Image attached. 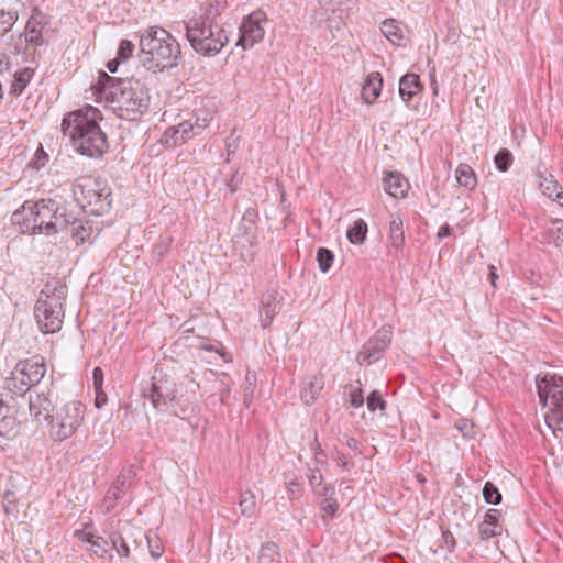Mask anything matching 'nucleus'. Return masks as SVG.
I'll list each match as a JSON object with an SVG mask.
<instances>
[{
	"label": "nucleus",
	"instance_id": "4c0bfd02",
	"mask_svg": "<svg viewBox=\"0 0 563 563\" xmlns=\"http://www.w3.org/2000/svg\"><path fill=\"white\" fill-rule=\"evenodd\" d=\"M333 260H334V255L333 253L325 249V247H320L317 252V261H318V264H319V268L322 273H327L332 264H333Z\"/></svg>",
	"mask_w": 563,
	"mask_h": 563
},
{
	"label": "nucleus",
	"instance_id": "9b49d317",
	"mask_svg": "<svg viewBox=\"0 0 563 563\" xmlns=\"http://www.w3.org/2000/svg\"><path fill=\"white\" fill-rule=\"evenodd\" d=\"M145 397L148 398L153 405V407L163 411L174 406L177 399V387L176 383L169 380L167 378L159 379L154 382L145 394Z\"/></svg>",
	"mask_w": 563,
	"mask_h": 563
},
{
	"label": "nucleus",
	"instance_id": "cd10ccee",
	"mask_svg": "<svg viewBox=\"0 0 563 563\" xmlns=\"http://www.w3.org/2000/svg\"><path fill=\"white\" fill-rule=\"evenodd\" d=\"M380 31L389 42L400 45V42L404 38V34L397 20H385L380 25Z\"/></svg>",
	"mask_w": 563,
	"mask_h": 563
},
{
	"label": "nucleus",
	"instance_id": "2eb2a0df",
	"mask_svg": "<svg viewBox=\"0 0 563 563\" xmlns=\"http://www.w3.org/2000/svg\"><path fill=\"white\" fill-rule=\"evenodd\" d=\"M383 88V77L378 71L367 75L362 87V99L367 104H373L379 97Z\"/></svg>",
	"mask_w": 563,
	"mask_h": 563
},
{
	"label": "nucleus",
	"instance_id": "a19ab883",
	"mask_svg": "<svg viewBox=\"0 0 563 563\" xmlns=\"http://www.w3.org/2000/svg\"><path fill=\"white\" fill-rule=\"evenodd\" d=\"M18 15L12 11L0 10V35L9 32L14 25Z\"/></svg>",
	"mask_w": 563,
	"mask_h": 563
},
{
	"label": "nucleus",
	"instance_id": "9d476101",
	"mask_svg": "<svg viewBox=\"0 0 563 563\" xmlns=\"http://www.w3.org/2000/svg\"><path fill=\"white\" fill-rule=\"evenodd\" d=\"M267 22V15L262 9H257L243 18L239 27L240 36L236 45L246 51L256 43L262 42L265 35V24Z\"/></svg>",
	"mask_w": 563,
	"mask_h": 563
},
{
	"label": "nucleus",
	"instance_id": "aec40b11",
	"mask_svg": "<svg viewBox=\"0 0 563 563\" xmlns=\"http://www.w3.org/2000/svg\"><path fill=\"white\" fill-rule=\"evenodd\" d=\"M421 90L422 85L418 75L409 73L400 78L399 95L404 102L408 103Z\"/></svg>",
	"mask_w": 563,
	"mask_h": 563
},
{
	"label": "nucleus",
	"instance_id": "3c124183",
	"mask_svg": "<svg viewBox=\"0 0 563 563\" xmlns=\"http://www.w3.org/2000/svg\"><path fill=\"white\" fill-rule=\"evenodd\" d=\"M134 51V44L129 40H122L120 42L118 48V58L122 62H125L129 57L132 56Z\"/></svg>",
	"mask_w": 563,
	"mask_h": 563
},
{
	"label": "nucleus",
	"instance_id": "1a4fd4ad",
	"mask_svg": "<svg viewBox=\"0 0 563 563\" xmlns=\"http://www.w3.org/2000/svg\"><path fill=\"white\" fill-rule=\"evenodd\" d=\"M540 402L549 409L545 420L550 428L562 429L563 424V378L544 376L538 383Z\"/></svg>",
	"mask_w": 563,
	"mask_h": 563
},
{
	"label": "nucleus",
	"instance_id": "603ef678",
	"mask_svg": "<svg viewBox=\"0 0 563 563\" xmlns=\"http://www.w3.org/2000/svg\"><path fill=\"white\" fill-rule=\"evenodd\" d=\"M338 507H339L338 501L334 498H332V497L324 498L321 503V510L323 512V519L325 517H329V518L333 517L338 510Z\"/></svg>",
	"mask_w": 563,
	"mask_h": 563
},
{
	"label": "nucleus",
	"instance_id": "6e6d98bb",
	"mask_svg": "<svg viewBox=\"0 0 563 563\" xmlns=\"http://www.w3.org/2000/svg\"><path fill=\"white\" fill-rule=\"evenodd\" d=\"M343 444L355 452V454H362L361 443L355 438L345 435Z\"/></svg>",
	"mask_w": 563,
	"mask_h": 563
},
{
	"label": "nucleus",
	"instance_id": "ddd939ff",
	"mask_svg": "<svg viewBox=\"0 0 563 563\" xmlns=\"http://www.w3.org/2000/svg\"><path fill=\"white\" fill-rule=\"evenodd\" d=\"M46 24V15L38 9H34L25 26V41L35 45H42L44 42L42 30Z\"/></svg>",
	"mask_w": 563,
	"mask_h": 563
},
{
	"label": "nucleus",
	"instance_id": "4be33fe9",
	"mask_svg": "<svg viewBox=\"0 0 563 563\" xmlns=\"http://www.w3.org/2000/svg\"><path fill=\"white\" fill-rule=\"evenodd\" d=\"M385 190L394 198H404L407 195L409 184L397 173H388L384 178Z\"/></svg>",
	"mask_w": 563,
	"mask_h": 563
},
{
	"label": "nucleus",
	"instance_id": "c756f323",
	"mask_svg": "<svg viewBox=\"0 0 563 563\" xmlns=\"http://www.w3.org/2000/svg\"><path fill=\"white\" fill-rule=\"evenodd\" d=\"M456 180L460 186L465 187L468 190H472L476 186V176L474 170L468 165H460L455 172Z\"/></svg>",
	"mask_w": 563,
	"mask_h": 563
},
{
	"label": "nucleus",
	"instance_id": "e2e57ef3",
	"mask_svg": "<svg viewBox=\"0 0 563 563\" xmlns=\"http://www.w3.org/2000/svg\"><path fill=\"white\" fill-rule=\"evenodd\" d=\"M334 487L331 486V485H328V486H323L322 488H318L316 490V493L319 495V496H324V498H328V497H332L333 494H334Z\"/></svg>",
	"mask_w": 563,
	"mask_h": 563
},
{
	"label": "nucleus",
	"instance_id": "7ed1b4c3",
	"mask_svg": "<svg viewBox=\"0 0 563 563\" xmlns=\"http://www.w3.org/2000/svg\"><path fill=\"white\" fill-rule=\"evenodd\" d=\"M13 220L21 225L23 233L46 235L55 234L69 224L65 211L53 199L25 201L22 210L14 212Z\"/></svg>",
	"mask_w": 563,
	"mask_h": 563
},
{
	"label": "nucleus",
	"instance_id": "20e7f679",
	"mask_svg": "<svg viewBox=\"0 0 563 563\" xmlns=\"http://www.w3.org/2000/svg\"><path fill=\"white\" fill-rule=\"evenodd\" d=\"M180 55L177 41L164 29L151 26L141 34L140 58L148 70L173 67Z\"/></svg>",
	"mask_w": 563,
	"mask_h": 563
},
{
	"label": "nucleus",
	"instance_id": "680f3d73",
	"mask_svg": "<svg viewBox=\"0 0 563 563\" xmlns=\"http://www.w3.org/2000/svg\"><path fill=\"white\" fill-rule=\"evenodd\" d=\"M334 461L338 463V465L340 467H342L343 470H346L349 471L350 470V466H349V462L347 460L345 459V456L343 454H341L340 452H336L335 455H334Z\"/></svg>",
	"mask_w": 563,
	"mask_h": 563
},
{
	"label": "nucleus",
	"instance_id": "ea45409f",
	"mask_svg": "<svg viewBox=\"0 0 563 563\" xmlns=\"http://www.w3.org/2000/svg\"><path fill=\"white\" fill-rule=\"evenodd\" d=\"M483 497L487 504L498 505L501 501V494L490 482H486L483 487Z\"/></svg>",
	"mask_w": 563,
	"mask_h": 563
},
{
	"label": "nucleus",
	"instance_id": "37998d69",
	"mask_svg": "<svg viewBox=\"0 0 563 563\" xmlns=\"http://www.w3.org/2000/svg\"><path fill=\"white\" fill-rule=\"evenodd\" d=\"M108 541L100 536H96L90 542V551L98 558H104L108 552Z\"/></svg>",
	"mask_w": 563,
	"mask_h": 563
},
{
	"label": "nucleus",
	"instance_id": "bb28decb",
	"mask_svg": "<svg viewBox=\"0 0 563 563\" xmlns=\"http://www.w3.org/2000/svg\"><path fill=\"white\" fill-rule=\"evenodd\" d=\"M227 0H208L200 9L199 18H208L209 21H217V18L225 10Z\"/></svg>",
	"mask_w": 563,
	"mask_h": 563
},
{
	"label": "nucleus",
	"instance_id": "c9c22d12",
	"mask_svg": "<svg viewBox=\"0 0 563 563\" xmlns=\"http://www.w3.org/2000/svg\"><path fill=\"white\" fill-rule=\"evenodd\" d=\"M122 494H120L118 487H110L107 493H106V496L103 498V501L101 504V511L103 514H108L110 512L114 507H115V503L122 498Z\"/></svg>",
	"mask_w": 563,
	"mask_h": 563
},
{
	"label": "nucleus",
	"instance_id": "4468645a",
	"mask_svg": "<svg viewBox=\"0 0 563 563\" xmlns=\"http://www.w3.org/2000/svg\"><path fill=\"white\" fill-rule=\"evenodd\" d=\"M19 431L20 421L13 416L12 409L0 400V437L13 439Z\"/></svg>",
	"mask_w": 563,
	"mask_h": 563
},
{
	"label": "nucleus",
	"instance_id": "a211bd4d",
	"mask_svg": "<svg viewBox=\"0 0 563 563\" xmlns=\"http://www.w3.org/2000/svg\"><path fill=\"white\" fill-rule=\"evenodd\" d=\"M324 387V378L322 375H313L302 382L300 398L305 405L309 406L314 402L320 391Z\"/></svg>",
	"mask_w": 563,
	"mask_h": 563
},
{
	"label": "nucleus",
	"instance_id": "052dcab7",
	"mask_svg": "<svg viewBox=\"0 0 563 563\" xmlns=\"http://www.w3.org/2000/svg\"><path fill=\"white\" fill-rule=\"evenodd\" d=\"M107 402V395L102 389L96 391L95 405L97 408H101Z\"/></svg>",
	"mask_w": 563,
	"mask_h": 563
},
{
	"label": "nucleus",
	"instance_id": "412c9836",
	"mask_svg": "<svg viewBox=\"0 0 563 563\" xmlns=\"http://www.w3.org/2000/svg\"><path fill=\"white\" fill-rule=\"evenodd\" d=\"M32 385L26 380L22 372L14 367L10 376L4 379L3 389L8 390L13 396L25 394Z\"/></svg>",
	"mask_w": 563,
	"mask_h": 563
},
{
	"label": "nucleus",
	"instance_id": "e433bc0d",
	"mask_svg": "<svg viewBox=\"0 0 563 563\" xmlns=\"http://www.w3.org/2000/svg\"><path fill=\"white\" fill-rule=\"evenodd\" d=\"M498 170L507 172L514 162V156L508 148H501L494 157Z\"/></svg>",
	"mask_w": 563,
	"mask_h": 563
},
{
	"label": "nucleus",
	"instance_id": "72a5a7b5",
	"mask_svg": "<svg viewBox=\"0 0 563 563\" xmlns=\"http://www.w3.org/2000/svg\"><path fill=\"white\" fill-rule=\"evenodd\" d=\"M179 125L168 128L164 133V143L166 146L174 147L188 140L180 131Z\"/></svg>",
	"mask_w": 563,
	"mask_h": 563
},
{
	"label": "nucleus",
	"instance_id": "0e129e2a",
	"mask_svg": "<svg viewBox=\"0 0 563 563\" xmlns=\"http://www.w3.org/2000/svg\"><path fill=\"white\" fill-rule=\"evenodd\" d=\"M450 234H451V228L448 224H445L440 228V230L438 232V238L442 239L444 236H449Z\"/></svg>",
	"mask_w": 563,
	"mask_h": 563
},
{
	"label": "nucleus",
	"instance_id": "b1692460",
	"mask_svg": "<svg viewBox=\"0 0 563 563\" xmlns=\"http://www.w3.org/2000/svg\"><path fill=\"white\" fill-rule=\"evenodd\" d=\"M537 179L538 186L542 194L550 199L553 198L556 192L561 189L559 183L554 178V176L547 172L545 168L541 169L540 167L537 169Z\"/></svg>",
	"mask_w": 563,
	"mask_h": 563
},
{
	"label": "nucleus",
	"instance_id": "6ab92c4d",
	"mask_svg": "<svg viewBox=\"0 0 563 563\" xmlns=\"http://www.w3.org/2000/svg\"><path fill=\"white\" fill-rule=\"evenodd\" d=\"M261 303V323L263 328H268L274 317L279 312L280 305L274 292H267L263 295Z\"/></svg>",
	"mask_w": 563,
	"mask_h": 563
},
{
	"label": "nucleus",
	"instance_id": "f704fd0d",
	"mask_svg": "<svg viewBox=\"0 0 563 563\" xmlns=\"http://www.w3.org/2000/svg\"><path fill=\"white\" fill-rule=\"evenodd\" d=\"M277 550V544L273 542L262 545L257 563H276L279 556Z\"/></svg>",
	"mask_w": 563,
	"mask_h": 563
},
{
	"label": "nucleus",
	"instance_id": "5fc2aeb1",
	"mask_svg": "<svg viewBox=\"0 0 563 563\" xmlns=\"http://www.w3.org/2000/svg\"><path fill=\"white\" fill-rule=\"evenodd\" d=\"M173 243V238L172 236H166V238H163L161 240V243L155 245V253L158 255V256H163L168 247L170 246V244Z\"/></svg>",
	"mask_w": 563,
	"mask_h": 563
},
{
	"label": "nucleus",
	"instance_id": "13d9d810",
	"mask_svg": "<svg viewBox=\"0 0 563 563\" xmlns=\"http://www.w3.org/2000/svg\"><path fill=\"white\" fill-rule=\"evenodd\" d=\"M238 142H239V139L238 137H234L233 135L229 136L225 141V148H227V154H228V158L235 154V152L238 151Z\"/></svg>",
	"mask_w": 563,
	"mask_h": 563
},
{
	"label": "nucleus",
	"instance_id": "f03ea898",
	"mask_svg": "<svg viewBox=\"0 0 563 563\" xmlns=\"http://www.w3.org/2000/svg\"><path fill=\"white\" fill-rule=\"evenodd\" d=\"M102 115L99 109L87 106L68 113L62 122V132L74 150L92 158L102 157L109 150L107 134L99 125Z\"/></svg>",
	"mask_w": 563,
	"mask_h": 563
},
{
	"label": "nucleus",
	"instance_id": "5701e85b",
	"mask_svg": "<svg viewBox=\"0 0 563 563\" xmlns=\"http://www.w3.org/2000/svg\"><path fill=\"white\" fill-rule=\"evenodd\" d=\"M383 346L379 345V343L375 342L373 339L368 340L364 345L362 351L357 354L356 360L360 365L364 364H372L376 361H378L384 351Z\"/></svg>",
	"mask_w": 563,
	"mask_h": 563
},
{
	"label": "nucleus",
	"instance_id": "774afa93",
	"mask_svg": "<svg viewBox=\"0 0 563 563\" xmlns=\"http://www.w3.org/2000/svg\"><path fill=\"white\" fill-rule=\"evenodd\" d=\"M498 278L497 274L495 273V267L494 266H490V282H492V285L495 286L496 285V279Z\"/></svg>",
	"mask_w": 563,
	"mask_h": 563
},
{
	"label": "nucleus",
	"instance_id": "f257e3e1",
	"mask_svg": "<svg viewBox=\"0 0 563 563\" xmlns=\"http://www.w3.org/2000/svg\"><path fill=\"white\" fill-rule=\"evenodd\" d=\"M92 90L97 99L104 100L123 120H136L148 106L144 85L134 78H117L100 71Z\"/></svg>",
	"mask_w": 563,
	"mask_h": 563
},
{
	"label": "nucleus",
	"instance_id": "c03bdc74",
	"mask_svg": "<svg viewBox=\"0 0 563 563\" xmlns=\"http://www.w3.org/2000/svg\"><path fill=\"white\" fill-rule=\"evenodd\" d=\"M366 402L368 410L372 412L376 411L377 409L384 410L386 407V402L383 399L380 391L378 390L372 391L367 397Z\"/></svg>",
	"mask_w": 563,
	"mask_h": 563
},
{
	"label": "nucleus",
	"instance_id": "f8f14e48",
	"mask_svg": "<svg viewBox=\"0 0 563 563\" xmlns=\"http://www.w3.org/2000/svg\"><path fill=\"white\" fill-rule=\"evenodd\" d=\"M30 415L37 421H47L52 419L54 412V406L45 394H36L35 396L30 395L29 399Z\"/></svg>",
	"mask_w": 563,
	"mask_h": 563
},
{
	"label": "nucleus",
	"instance_id": "2f4dec72",
	"mask_svg": "<svg viewBox=\"0 0 563 563\" xmlns=\"http://www.w3.org/2000/svg\"><path fill=\"white\" fill-rule=\"evenodd\" d=\"M241 515L251 518L256 512V497L251 490H246L241 494L239 501Z\"/></svg>",
	"mask_w": 563,
	"mask_h": 563
},
{
	"label": "nucleus",
	"instance_id": "f3484780",
	"mask_svg": "<svg viewBox=\"0 0 563 563\" xmlns=\"http://www.w3.org/2000/svg\"><path fill=\"white\" fill-rule=\"evenodd\" d=\"M500 512L497 509H489L478 527L481 539L488 540L501 533V526L498 523Z\"/></svg>",
	"mask_w": 563,
	"mask_h": 563
},
{
	"label": "nucleus",
	"instance_id": "dca6fc26",
	"mask_svg": "<svg viewBox=\"0 0 563 563\" xmlns=\"http://www.w3.org/2000/svg\"><path fill=\"white\" fill-rule=\"evenodd\" d=\"M15 367L22 372L32 386L38 384L46 373L45 365L36 360L20 361Z\"/></svg>",
	"mask_w": 563,
	"mask_h": 563
},
{
	"label": "nucleus",
	"instance_id": "423d86ee",
	"mask_svg": "<svg viewBox=\"0 0 563 563\" xmlns=\"http://www.w3.org/2000/svg\"><path fill=\"white\" fill-rule=\"evenodd\" d=\"M186 38L195 52L203 56H214L222 51L229 38L217 21L199 18L197 14L184 21Z\"/></svg>",
	"mask_w": 563,
	"mask_h": 563
},
{
	"label": "nucleus",
	"instance_id": "a18cd8bd",
	"mask_svg": "<svg viewBox=\"0 0 563 563\" xmlns=\"http://www.w3.org/2000/svg\"><path fill=\"white\" fill-rule=\"evenodd\" d=\"M346 390L349 393V400L352 407L360 408L364 404V396L361 385L357 387H354L353 385H350L346 387Z\"/></svg>",
	"mask_w": 563,
	"mask_h": 563
},
{
	"label": "nucleus",
	"instance_id": "4d7b16f0",
	"mask_svg": "<svg viewBox=\"0 0 563 563\" xmlns=\"http://www.w3.org/2000/svg\"><path fill=\"white\" fill-rule=\"evenodd\" d=\"M88 525L85 526V529H81V530H76L74 532L75 537L82 541V542H87L90 544V542L93 540V538L96 537V534H93L92 532H89L87 531Z\"/></svg>",
	"mask_w": 563,
	"mask_h": 563
},
{
	"label": "nucleus",
	"instance_id": "39448f33",
	"mask_svg": "<svg viewBox=\"0 0 563 563\" xmlns=\"http://www.w3.org/2000/svg\"><path fill=\"white\" fill-rule=\"evenodd\" d=\"M67 288L59 280L47 282L34 306V318L43 333H56L62 329Z\"/></svg>",
	"mask_w": 563,
	"mask_h": 563
},
{
	"label": "nucleus",
	"instance_id": "69168bd1",
	"mask_svg": "<svg viewBox=\"0 0 563 563\" xmlns=\"http://www.w3.org/2000/svg\"><path fill=\"white\" fill-rule=\"evenodd\" d=\"M120 62L121 60L118 57L108 62L107 67H108L109 71L115 73Z\"/></svg>",
	"mask_w": 563,
	"mask_h": 563
},
{
	"label": "nucleus",
	"instance_id": "bf43d9fd",
	"mask_svg": "<svg viewBox=\"0 0 563 563\" xmlns=\"http://www.w3.org/2000/svg\"><path fill=\"white\" fill-rule=\"evenodd\" d=\"M95 390L98 391L102 387L103 372L100 367H96L92 373Z\"/></svg>",
	"mask_w": 563,
	"mask_h": 563
},
{
	"label": "nucleus",
	"instance_id": "8fccbe9b",
	"mask_svg": "<svg viewBox=\"0 0 563 563\" xmlns=\"http://www.w3.org/2000/svg\"><path fill=\"white\" fill-rule=\"evenodd\" d=\"M178 125L180 128L179 131L183 134H185V136H187L188 139L198 134L206 126V124H203V125H199L198 123L194 124L190 121H184V122L179 123Z\"/></svg>",
	"mask_w": 563,
	"mask_h": 563
},
{
	"label": "nucleus",
	"instance_id": "49530a36",
	"mask_svg": "<svg viewBox=\"0 0 563 563\" xmlns=\"http://www.w3.org/2000/svg\"><path fill=\"white\" fill-rule=\"evenodd\" d=\"M151 555L154 559H159L164 553V548L158 537L144 534Z\"/></svg>",
	"mask_w": 563,
	"mask_h": 563
},
{
	"label": "nucleus",
	"instance_id": "7c9ffc66",
	"mask_svg": "<svg viewBox=\"0 0 563 563\" xmlns=\"http://www.w3.org/2000/svg\"><path fill=\"white\" fill-rule=\"evenodd\" d=\"M367 234V224L363 219L354 221L353 225L347 230V239L352 244H363Z\"/></svg>",
	"mask_w": 563,
	"mask_h": 563
},
{
	"label": "nucleus",
	"instance_id": "a878e982",
	"mask_svg": "<svg viewBox=\"0 0 563 563\" xmlns=\"http://www.w3.org/2000/svg\"><path fill=\"white\" fill-rule=\"evenodd\" d=\"M389 240L396 250H400L405 243L404 219L400 214H391L389 221Z\"/></svg>",
	"mask_w": 563,
	"mask_h": 563
},
{
	"label": "nucleus",
	"instance_id": "473e14b6",
	"mask_svg": "<svg viewBox=\"0 0 563 563\" xmlns=\"http://www.w3.org/2000/svg\"><path fill=\"white\" fill-rule=\"evenodd\" d=\"M201 350L206 352L212 353V355L206 361L210 364H218L219 360H222L225 363L232 361L230 354H228L220 343L217 344H203L201 345Z\"/></svg>",
	"mask_w": 563,
	"mask_h": 563
},
{
	"label": "nucleus",
	"instance_id": "338daca9",
	"mask_svg": "<svg viewBox=\"0 0 563 563\" xmlns=\"http://www.w3.org/2000/svg\"><path fill=\"white\" fill-rule=\"evenodd\" d=\"M552 199L555 200L559 203V206L563 208V191L561 189Z\"/></svg>",
	"mask_w": 563,
	"mask_h": 563
},
{
	"label": "nucleus",
	"instance_id": "79ce46f5",
	"mask_svg": "<svg viewBox=\"0 0 563 563\" xmlns=\"http://www.w3.org/2000/svg\"><path fill=\"white\" fill-rule=\"evenodd\" d=\"M110 540L113 549L120 556L128 558L130 555V548L125 539L120 533H112Z\"/></svg>",
	"mask_w": 563,
	"mask_h": 563
},
{
	"label": "nucleus",
	"instance_id": "c85d7f7f",
	"mask_svg": "<svg viewBox=\"0 0 563 563\" xmlns=\"http://www.w3.org/2000/svg\"><path fill=\"white\" fill-rule=\"evenodd\" d=\"M34 76V69L25 67L15 73L11 85V93L20 96Z\"/></svg>",
	"mask_w": 563,
	"mask_h": 563
},
{
	"label": "nucleus",
	"instance_id": "864d4df0",
	"mask_svg": "<svg viewBox=\"0 0 563 563\" xmlns=\"http://www.w3.org/2000/svg\"><path fill=\"white\" fill-rule=\"evenodd\" d=\"M308 479L316 492L322 485L323 476L316 470H309Z\"/></svg>",
	"mask_w": 563,
	"mask_h": 563
},
{
	"label": "nucleus",
	"instance_id": "09e8293b",
	"mask_svg": "<svg viewBox=\"0 0 563 563\" xmlns=\"http://www.w3.org/2000/svg\"><path fill=\"white\" fill-rule=\"evenodd\" d=\"M375 342L379 343L380 346L386 349L391 342V329L390 327L380 328L374 338H372Z\"/></svg>",
	"mask_w": 563,
	"mask_h": 563
},
{
	"label": "nucleus",
	"instance_id": "393cba45",
	"mask_svg": "<svg viewBox=\"0 0 563 563\" xmlns=\"http://www.w3.org/2000/svg\"><path fill=\"white\" fill-rule=\"evenodd\" d=\"M542 243L560 246L563 243V220L552 219L550 227L545 228L541 233Z\"/></svg>",
	"mask_w": 563,
	"mask_h": 563
},
{
	"label": "nucleus",
	"instance_id": "0eeeda50",
	"mask_svg": "<svg viewBox=\"0 0 563 563\" xmlns=\"http://www.w3.org/2000/svg\"><path fill=\"white\" fill-rule=\"evenodd\" d=\"M73 197L86 213L93 216L103 214L111 205L110 189L91 177L84 178L73 186Z\"/></svg>",
	"mask_w": 563,
	"mask_h": 563
},
{
	"label": "nucleus",
	"instance_id": "58836bf2",
	"mask_svg": "<svg viewBox=\"0 0 563 563\" xmlns=\"http://www.w3.org/2000/svg\"><path fill=\"white\" fill-rule=\"evenodd\" d=\"M134 472L131 468L123 470L110 487H118L120 494H124L131 485Z\"/></svg>",
	"mask_w": 563,
	"mask_h": 563
},
{
	"label": "nucleus",
	"instance_id": "6e6552de",
	"mask_svg": "<svg viewBox=\"0 0 563 563\" xmlns=\"http://www.w3.org/2000/svg\"><path fill=\"white\" fill-rule=\"evenodd\" d=\"M85 406L77 400L59 407L49 420V437L55 442H62L75 434L85 418Z\"/></svg>",
	"mask_w": 563,
	"mask_h": 563
},
{
	"label": "nucleus",
	"instance_id": "de8ad7c7",
	"mask_svg": "<svg viewBox=\"0 0 563 563\" xmlns=\"http://www.w3.org/2000/svg\"><path fill=\"white\" fill-rule=\"evenodd\" d=\"M71 232L77 243H82L89 236L90 228H86L80 221H74L71 223Z\"/></svg>",
	"mask_w": 563,
	"mask_h": 563
}]
</instances>
